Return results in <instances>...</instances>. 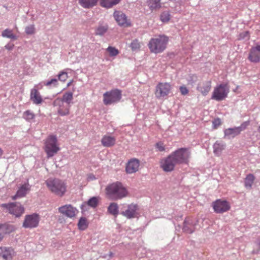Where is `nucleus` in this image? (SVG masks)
<instances>
[{"instance_id":"f704fd0d","label":"nucleus","mask_w":260,"mask_h":260,"mask_svg":"<svg viewBox=\"0 0 260 260\" xmlns=\"http://www.w3.org/2000/svg\"><path fill=\"white\" fill-rule=\"evenodd\" d=\"M254 179L255 177L253 174H249L247 175L245 179V186L247 188H251Z\"/></svg>"},{"instance_id":"473e14b6","label":"nucleus","mask_w":260,"mask_h":260,"mask_svg":"<svg viewBox=\"0 0 260 260\" xmlns=\"http://www.w3.org/2000/svg\"><path fill=\"white\" fill-rule=\"evenodd\" d=\"M64 102L70 105L73 100V93L72 92H66L63 93L62 98H61Z\"/></svg>"},{"instance_id":"37998d69","label":"nucleus","mask_w":260,"mask_h":260,"mask_svg":"<svg viewBox=\"0 0 260 260\" xmlns=\"http://www.w3.org/2000/svg\"><path fill=\"white\" fill-rule=\"evenodd\" d=\"M44 84L47 86H49L51 85H53V86H56L57 85V79L55 78L52 79L49 81L44 82Z\"/></svg>"},{"instance_id":"cd10ccee","label":"nucleus","mask_w":260,"mask_h":260,"mask_svg":"<svg viewBox=\"0 0 260 260\" xmlns=\"http://www.w3.org/2000/svg\"><path fill=\"white\" fill-rule=\"evenodd\" d=\"M108 212L111 215L116 217L119 213L118 206L117 203H112L108 207Z\"/></svg>"},{"instance_id":"9d476101","label":"nucleus","mask_w":260,"mask_h":260,"mask_svg":"<svg viewBox=\"0 0 260 260\" xmlns=\"http://www.w3.org/2000/svg\"><path fill=\"white\" fill-rule=\"evenodd\" d=\"M39 215L34 213L30 215H27L23 223V226L25 228L32 229L38 226L40 221Z\"/></svg>"},{"instance_id":"393cba45","label":"nucleus","mask_w":260,"mask_h":260,"mask_svg":"<svg viewBox=\"0 0 260 260\" xmlns=\"http://www.w3.org/2000/svg\"><path fill=\"white\" fill-rule=\"evenodd\" d=\"M99 0H79V4L84 8L90 9L95 6Z\"/></svg>"},{"instance_id":"c756f323","label":"nucleus","mask_w":260,"mask_h":260,"mask_svg":"<svg viewBox=\"0 0 260 260\" xmlns=\"http://www.w3.org/2000/svg\"><path fill=\"white\" fill-rule=\"evenodd\" d=\"M14 230V226L12 225L8 224H0V233H2L3 236L5 234L12 232Z\"/></svg>"},{"instance_id":"39448f33","label":"nucleus","mask_w":260,"mask_h":260,"mask_svg":"<svg viewBox=\"0 0 260 260\" xmlns=\"http://www.w3.org/2000/svg\"><path fill=\"white\" fill-rule=\"evenodd\" d=\"M121 91L118 89H114L107 91L103 94V102L106 105H111L120 101L121 99Z\"/></svg>"},{"instance_id":"5fc2aeb1","label":"nucleus","mask_w":260,"mask_h":260,"mask_svg":"<svg viewBox=\"0 0 260 260\" xmlns=\"http://www.w3.org/2000/svg\"><path fill=\"white\" fill-rule=\"evenodd\" d=\"M256 244L258 246L259 249L260 250V237L258 238L256 240Z\"/></svg>"},{"instance_id":"58836bf2","label":"nucleus","mask_w":260,"mask_h":260,"mask_svg":"<svg viewBox=\"0 0 260 260\" xmlns=\"http://www.w3.org/2000/svg\"><path fill=\"white\" fill-rule=\"evenodd\" d=\"M66 104L64 101L59 98L56 99L53 103V105L54 107H57L58 109H60Z\"/></svg>"},{"instance_id":"412c9836","label":"nucleus","mask_w":260,"mask_h":260,"mask_svg":"<svg viewBox=\"0 0 260 260\" xmlns=\"http://www.w3.org/2000/svg\"><path fill=\"white\" fill-rule=\"evenodd\" d=\"M137 206L136 205L131 204L128 206V208L125 211L122 212L121 214L128 218H133L136 214Z\"/></svg>"},{"instance_id":"4468645a","label":"nucleus","mask_w":260,"mask_h":260,"mask_svg":"<svg viewBox=\"0 0 260 260\" xmlns=\"http://www.w3.org/2000/svg\"><path fill=\"white\" fill-rule=\"evenodd\" d=\"M58 211L63 215L70 218L74 217L77 212V209L71 205L61 206L58 208Z\"/></svg>"},{"instance_id":"c03bdc74","label":"nucleus","mask_w":260,"mask_h":260,"mask_svg":"<svg viewBox=\"0 0 260 260\" xmlns=\"http://www.w3.org/2000/svg\"><path fill=\"white\" fill-rule=\"evenodd\" d=\"M25 31L27 35H32L35 33V26L34 25H30L25 27Z\"/></svg>"},{"instance_id":"f3484780","label":"nucleus","mask_w":260,"mask_h":260,"mask_svg":"<svg viewBox=\"0 0 260 260\" xmlns=\"http://www.w3.org/2000/svg\"><path fill=\"white\" fill-rule=\"evenodd\" d=\"M248 59L253 62H258L260 61V45H257L251 49Z\"/></svg>"},{"instance_id":"ddd939ff","label":"nucleus","mask_w":260,"mask_h":260,"mask_svg":"<svg viewBox=\"0 0 260 260\" xmlns=\"http://www.w3.org/2000/svg\"><path fill=\"white\" fill-rule=\"evenodd\" d=\"M213 207L216 213H223L230 210V205L226 201L217 200L213 203Z\"/></svg>"},{"instance_id":"6e6552de","label":"nucleus","mask_w":260,"mask_h":260,"mask_svg":"<svg viewBox=\"0 0 260 260\" xmlns=\"http://www.w3.org/2000/svg\"><path fill=\"white\" fill-rule=\"evenodd\" d=\"M249 121H246L243 122L240 126L229 128L224 130V137L228 139L233 138L239 135L241 132L244 131L249 125Z\"/></svg>"},{"instance_id":"dca6fc26","label":"nucleus","mask_w":260,"mask_h":260,"mask_svg":"<svg viewBox=\"0 0 260 260\" xmlns=\"http://www.w3.org/2000/svg\"><path fill=\"white\" fill-rule=\"evenodd\" d=\"M140 166V161L136 158L131 159L126 165V172L127 173L132 174L136 172L138 170Z\"/></svg>"},{"instance_id":"423d86ee","label":"nucleus","mask_w":260,"mask_h":260,"mask_svg":"<svg viewBox=\"0 0 260 260\" xmlns=\"http://www.w3.org/2000/svg\"><path fill=\"white\" fill-rule=\"evenodd\" d=\"M229 92V88L227 84H221L214 88L212 99L217 101L224 100Z\"/></svg>"},{"instance_id":"13d9d810","label":"nucleus","mask_w":260,"mask_h":260,"mask_svg":"<svg viewBox=\"0 0 260 260\" xmlns=\"http://www.w3.org/2000/svg\"><path fill=\"white\" fill-rule=\"evenodd\" d=\"M3 150L0 148V156L3 154Z\"/></svg>"},{"instance_id":"5701e85b","label":"nucleus","mask_w":260,"mask_h":260,"mask_svg":"<svg viewBox=\"0 0 260 260\" xmlns=\"http://www.w3.org/2000/svg\"><path fill=\"white\" fill-rule=\"evenodd\" d=\"M211 87V82H206L203 84H199L197 87V89L204 95H206L210 90Z\"/></svg>"},{"instance_id":"e433bc0d","label":"nucleus","mask_w":260,"mask_h":260,"mask_svg":"<svg viewBox=\"0 0 260 260\" xmlns=\"http://www.w3.org/2000/svg\"><path fill=\"white\" fill-rule=\"evenodd\" d=\"M78 228L81 230H85L88 226V222L85 217H82L80 218L78 223Z\"/></svg>"},{"instance_id":"864d4df0","label":"nucleus","mask_w":260,"mask_h":260,"mask_svg":"<svg viewBox=\"0 0 260 260\" xmlns=\"http://www.w3.org/2000/svg\"><path fill=\"white\" fill-rule=\"evenodd\" d=\"M95 179V176L93 175H92V174H90L88 176V180H94Z\"/></svg>"},{"instance_id":"4be33fe9","label":"nucleus","mask_w":260,"mask_h":260,"mask_svg":"<svg viewBox=\"0 0 260 260\" xmlns=\"http://www.w3.org/2000/svg\"><path fill=\"white\" fill-rule=\"evenodd\" d=\"M115 138L109 136H105L101 140L102 145L107 147L113 146L115 143Z\"/></svg>"},{"instance_id":"a211bd4d","label":"nucleus","mask_w":260,"mask_h":260,"mask_svg":"<svg viewBox=\"0 0 260 260\" xmlns=\"http://www.w3.org/2000/svg\"><path fill=\"white\" fill-rule=\"evenodd\" d=\"M14 255V250L12 248L0 247V257L5 260H11Z\"/></svg>"},{"instance_id":"f8f14e48","label":"nucleus","mask_w":260,"mask_h":260,"mask_svg":"<svg viewBox=\"0 0 260 260\" xmlns=\"http://www.w3.org/2000/svg\"><path fill=\"white\" fill-rule=\"evenodd\" d=\"M160 163L161 168L166 172L172 171L177 165L171 154L162 158Z\"/></svg>"},{"instance_id":"a18cd8bd","label":"nucleus","mask_w":260,"mask_h":260,"mask_svg":"<svg viewBox=\"0 0 260 260\" xmlns=\"http://www.w3.org/2000/svg\"><path fill=\"white\" fill-rule=\"evenodd\" d=\"M249 38V34L248 31H243L240 34L239 39L247 40Z\"/></svg>"},{"instance_id":"f257e3e1","label":"nucleus","mask_w":260,"mask_h":260,"mask_svg":"<svg viewBox=\"0 0 260 260\" xmlns=\"http://www.w3.org/2000/svg\"><path fill=\"white\" fill-rule=\"evenodd\" d=\"M107 196L112 200L121 199L127 195V191L121 183L116 182L107 186L106 188Z\"/></svg>"},{"instance_id":"a19ab883","label":"nucleus","mask_w":260,"mask_h":260,"mask_svg":"<svg viewBox=\"0 0 260 260\" xmlns=\"http://www.w3.org/2000/svg\"><path fill=\"white\" fill-rule=\"evenodd\" d=\"M99 200L97 197H93L90 198L88 201V205L93 208H95L98 206Z\"/></svg>"},{"instance_id":"aec40b11","label":"nucleus","mask_w":260,"mask_h":260,"mask_svg":"<svg viewBox=\"0 0 260 260\" xmlns=\"http://www.w3.org/2000/svg\"><path fill=\"white\" fill-rule=\"evenodd\" d=\"M225 146L226 145L224 142L221 141H217L213 146L214 153L217 156H219L222 151L225 149Z\"/></svg>"},{"instance_id":"6ab92c4d","label":"nucleus","mask_w":260,"mask_h":260,"mask_svg":"<svg viewBox=\"0 0 260 260\" xmlns=\"http://www.w3.org/2000/svg\"><path fill=\"white\" fill-rule=\"evenodd\" d=\"M114 17L119 25L124 26L127 25V17L125 14L119 11L114 13Z\"/></svg>"},{"instance_id":"7c9ffc66","label":"nucleus","mask_w":260,"mask_h":260,"mask_svg":"<svg viewBox=\"0 0 260 260\" xmlns=\"http://www.w3.org/2000/svg\"><path fill=\"white\" fill-rule=\"evenodd\" d=\"M70 107L71 105L66 103L61 108L57 109L58 114L62 116L68 115L70 114Z\"/></svg>"},{"instance_id":"1a4fd4ad","label":"nucleus","mask_w":260,"mask_h":260,"mask_svg":"<svg viewBox=\"0 0 260 260\" xmlns=\"http://www.w3.org/2000/svg\"><path fill=\"white\" fill-rule=\"evenodd\" d=\"M2 206L8 209L10 214L15 215L17 217H20L24 211V208L20 203L18 202L3 204Z\"/></svg>"},{"instance_id":"4c0bfd02","label":"nucleus","mask_w":260,"mask_h":260,"mask_svg":"<svg viewBox=\"0 0 260 260\" xmlns=\"http://www.w3.org/2000/svg\"><path fill=\"white\" fill-rule=\"evenodd\" d=\"M160 20L163 22H167L170 19V13L169 11H163L160 16Z\"/></svg>"},{"instance_id":"bb28decb","label":"nucleus","mask_w":260,"mask_h":260,"mask_svg":"<svg viewBox=\"0 0 260 260\" xmlns=\"http://www.w3.org/2000/svg\"><path fill=\"white\" fill-rule=\"evenodd\" d=\"M120 0H101L100 5L102 7L110 8L119 3Z\"/></svg>"},{"instance_id":"49530a36","label":"nucleus","mask_w":260,"mask_h":260,"mask_svg":"<svg viewBox=\"0 0 260 260\" xmlns=\"http://www.w3.org/2000/svg\"><path fill=\"white\" fill-rule=\"evenodd\" d=\"M68 78V74L65 72H61L58 75V79L59 80L64 82Z\"/></svg>"},{"instance_id":"c9c22d12","label":"nucleus","mask_w":260,"mask_h":260,"mask_svg":"<svg viewBox=\"0 0 260 260\" xmlns=\"http://www.w3.org/2000/svg\"><path fill=\"white\" fill-rule=\"evenodd\" d=\"M2 36L5 38L17 40V37L12 33V31L9 29H6L2 33Z\"/></svg>"},{"instance_id":"f03ea898","label":"nucleus","mask_w":260,"mask_h":260,"mask_svg":"<svg viewBox=\"0 0 260 260\" xmlns=\"http://www.w3.org/2000/svg\"><path fill=\"white\" fill-rule=\"evenodd\" d=\"M45 184L49 190L57 196L62 197L66 191V184L59 179L48 178L46 180Z\"/></svg>"},{"instance_id":"ea45409f","label":"nucleus","mask_w":260,"mask_h":260,"mask_svg":"<svg viewBox=\"0 0 260 260\" xmlns=\"http://www.w3.org/2000/svg\"><path fill=\"white\" fill-rule=\"evenodd\" d=\"M23 118L26 120L29 121L35 117V114L30 110H27L23 113Z\"/></svg>"},{"instance_id":"09e8293b","label":"nucleus","mask_w":260,"mask_h":260,"mask_svg":"<svg viewBox=\"0 0 260 260\" xmlns=\"http://www.w3.org/2000/svg\"><path fill=\"white\" fill-rule=\"evenodd\" d=\"M156 148L158 149L159 151H164L165 150V148L164 144L161 142H158L155 144Z\"/></svg>"},{"instance_id":"b1692460","label":"nucleus","mask_w":260,"mask_h":260,"mask_svg":"<svg viewBox=\"0 0 260 260\" xmlns=\"http://www.w3.org/2000/svg\"><path fill=\"white\" fill-rule=\"evenodd\" d=\"M30 99L36 104H39L42 102V99L39 92L35 88L31 90Z\"/></svg>"},{"instance_id":"de8ad7c7","label":"nucleus","mask_w":260,"mask_h":260,"mask_svg":"<svg viewBox=\"0 0 260 260\" xmlns=\"http://www.w3.org/2000/svg\"><path fill=\"white\" fill-rule=\"evenodd\" d=\"M131 47L132 50H135L139 48L140 44L137 40H134L132 42L131 44Z\"/></svg>"},{"instance_id":"3c124183","label":"nucleus","mask_w":260,"mask_h":260,"mask_svg":"<svg viewBox=\"0 0 260 260\" xmlns=\"http://www.w3.org/2000/svg\"><path fill=\"white\" fill-rule=\"evenodd\" d=\"M14 46V45L13 44L9 43L5 46V48L8 50H11L13 49Z\"/></svg>"},{"instance_id":"79ce46f5","label":"nucleus","mask_w":260,"mask_h":260,"mask_svg":"<svg viewBox=\"0 0 260 260\" xmlns=\"http://www.w3.org/2000/svg\"><path fill=\"white\" fill-rule=\"evenodd\" d=\"M107 51L109 53L110 56H115L117 55L119 51L115 48L109 46L107 49Z\"/></svg>"},{"instance_id":"20e7f679","label":"nucleus","mask_w":260,"mask_h":260,"mask_svg":"<svg viewBox=\"0 0 260 260\" xmlns=\"http://www.w3.org/2000/svg\"><path fill=\"white\" fill-rule=\"evenodd\" d=\"M177 165L187 164L190 156V152L187 148H181L171 154Z\"/></svg>"},{"instance_id":"8fccbe9b","label":"nucleus","mask_w":260,"mask_h":260,"mask_svg":"<svg viewBox=\"0 0 260 260\" xmlns=\"http://www.w3.org/2000/svg\"><path fill=\"white\" fill-rule=\"evenodd\" d=\"M180 91L183 95L187 94L188 92V90L185 86H182L180 87Z\"/></svg>"},{"instance_id":"a878e982","label":"nucleus","mask_w":260,"mask_h":260,"mask_svg":"<svg viewBox=\"0 0 260 260\" xmlns=\"http://www.w3.org/2000/svg\"><path fill=\"white\" fill-rule=\"evenodd\" d=\"M29 189L28 184L22 185L17 191L16 194L13 197V199L15 200L17 197H23L25 196Z\"/></svg>"},{"instance_id":"2eb2a0df","label":"nucleus","mask_w":260,"mask_h":260,"mask_svg":"<svg viewBox=\"0 0 260 260\" xmlns=\"http://www.w3.org/2000/svg\"><path fill=\"white\" fill-rule=\"evenodd\" d=\"M197 221L190 218H186L183 222L182 230L183 232L187 234L192 233L196 228Z\"/></svg>"},{"instance_id":"7ed1b4c3","label":"nucleus","mask_w":260,"mask_h":260,"mask_svg":"<svg viewBox=\"0 0 260 260\" xmlns=\"http://www.w3.org/2000/svg\"><path fill=\"white\" fill-rule=\"evenodd\" d=\"M168 42V37L165 35L151 39L148 46L151 52L155 53L162 52L167 47Z\"/></svg>"},{"instance_id":"0eeeda50","label":"nucleus","mask_w":260,"mask_h":260,"mask_svg":"<svg viewBox=\"0 0 260 260\" xmlns=\"http://www.w3.org/2000/svg\"><path fill=\"white\" fill-rule=\"evenodd\" d=\"M57 139L54 136L48 137L45 142V151L49 157L53 156L59 150L56 146Z\"/></svg>"},{"instance_id":"603ef678","label":"nucleus","mask_w":260,"mask_h":260,"mask_svg":"<svg viewBox=\"0 0 260 260\" xmlns=\"http://www.w3.org/2000/svg\"><path fill=\"white\" fill-rule=\"evenodd\" d=\"M213 124L215 126H218L220 124V121L219 119H216L213 121Z\"/></svg>"},{"instance_id":"c85d7f7f","label":"nucleus","mask_w":260,"mask_h":260,"mask_svg":"<svg viewBox=\"0 0 260 260\" xmlns=\"http://www.w3.org/2000/svg\"><path fill=\"white\" fill-rule=\"evenodd\" d=\"M160 1V0H148L147 3L149 8L153 11L159 9L161 7Z\"/></svg>"},{"instance_id":"9b49d317","label":"nucleus","mask_w":260,"mask_h":260,"mask_svg":"<svg viewBox=\"0 0 260 260\" xmlns=\"http://www.w3.org/2000/svg\"><path fill=\"white\" fill-rule=\"evenodd\" d=\"M171 90V85L168 83H159L156 86L155 94L156 98H161L167 96Z\"/></svg>"},{"instance_id":"72a5a7b5","label":"nucleus","mask_w":260,"mask_h":260,"mask_svg":"<svg viewBox=\"0 0 260 260\" xmlns=\"http://www.w3.org/2000/svg\"><path fill=\"white\" fill-rule=\"evenodd\" d=\"M182 2V0H174L170 3V7L172 9H174L175 12L181 11V5Z\"/></svg>"},{"instance_id":"2f4dec72","label":"nucleus","mask_w":260,"mask_h":260,"mask_svg":"<svg viewBox=\"0 0 260 260\" xmlns=\"http://www.w3.org/2000/svg\"><path fill=\"white\" fill-rule=\"evenodd\" d=\"M108 29V25H100L96 28L95 34L98 36H103L107 32Z\"/></svg>"},{"instance_id":"bf43d9fd","label":"nucleus","mask_w":260,"mask_h":260,"mask_svg":"<svg viewBox=\"0 0 260 260\" xmlns=\"http://www.w3.org/2000/svg\"><path fill=\"white\" fill-rule=\"evenodd\" d=\"M257 131L259 133H260V125L258 126V128H257Z\"/></svg>"},{"instance_id":"6e6d98bb","label":"nucleus","mask_w":260,"mask_h":260,"mask_svg":"<svg viewBox=\"0 0 260 260\" xmlns=\"http://www.w3.org/2000/svg\"><path fill=\"white\" fill-rule=\"evenodd\" d=\"M3 234L2 233H0V241H2V240L3 239Z\"/></svg>"},{"instance_id":"4d7b16f0","label":"nucleus","mask_w":260,"mask_h":260,"mask_svg":"<svg viewBox=\"0 0 260 260\" xmlns=\"http://www.w3.org/2000/svg\"><path fill=\"white\" fill-rule=\"evenodd\" d=\"M72 82H73V81H72H72H71L70 82H69L68 83V84H67V86H68V87H69V86H71V84H72Z\"/></svg>"}]
</instances>
